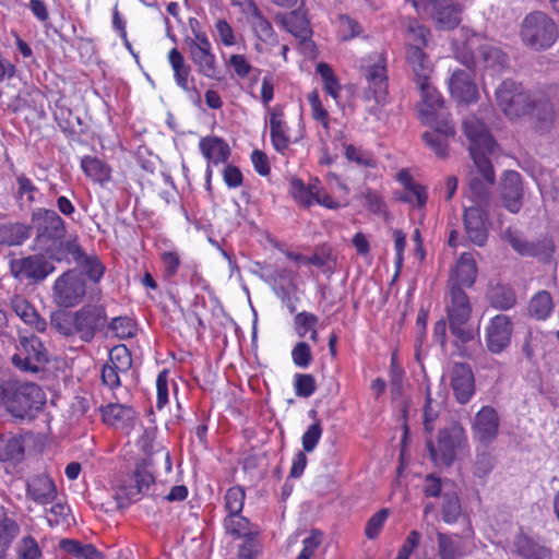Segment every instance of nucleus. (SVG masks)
Wrapping results in <instances>:
<instances>
[{"label": "nucleus", "instance_id": "60", "mask_svg": "<svg viewBox=\"0 0 559 559\" xmlns=\"http://www.w3.org/2000/svg\"><path fill=\"white\" fill-rule=\"evenodd\" d=\"M389 516L388 509H381L374 513L367 522L365 533L369 539H372L379 535L386 519Z\"/></svg>", "mask_w": 559, "mask_h": 559}, {"label": "nucleus", "instance_id": "24", "mask_svg": "<svg viewBox=\"0 0 559 559\" xmlns=\"http://www.w3.org/2000/svg\"><path fill=\"white\" fill-rule=\"evenodd\" d=\"M24 347L27 352V356L25 358H21L19 355H14L12 358L13 364L22 370L38 372L39 367L33 361L38 364L47 361L46 349L43 346V343L38 337L32 336L26 340Z\"/></svg>", "mask_w": 559, "mask_h": 559}, {"label": "nucleus", "instance_id": "52", "mask_svg": "<svg viewBox=\"0 0 559 559\" xmlns=\"http://www.w3.org/2000/svg\"><path fill=\"white\" fill-rule=\"evenodd\" d=\"M19 533L20 526L14 520L4 518L0 522V555L10 547L11 543L19 535Z\"/></svg>", "mask_w": 559, "mask_h": 559}, {"label": "nucleus", "instance_id": "1", "mask_svg": "<svg viewBox=\"0 0 559 559\" xmlns=\"http://www.w3.org/2000/svg\"><path fill=\"white\" fill-rule=\"evenodd\" d=\"M496 100L509 119L528 115L540 134L550 133L559 123V83L530 92L513 81H503L496 90Z\"/></svg>", "mask_w": 559, "mask_h": 559}, {"label": "nucleus", "instance_id": "43", "mask_svg": "<svg viewBox=\"0 0 559 559\" xmlns=\"http://www.w3.org/2000/svg\"><path fill=\"white\" fill-rule=\"evenodd\" d=\"M246 493L242 487L234 486L229 488L224 497V508L227 512L226 515L241 514L245 506Z\"/></svg>", "mask_w": 559, "mask_h": 559}, {"label": "nucleus", "instance_id": "30", "mask_svg": "<svg viewBox=\"0 0 559 559\" xmlns=\"http://www.w3.org/2000/svg\"><path fill=\"white\" fill-rule=\"evenodd\" d=\"M514 551L525 559H551V550L536 544L527 535L520 533L513 543Z\"/></svg>", "mask_w": 559, "mask_h": 559}, {"label": "nucleus", "instance_id": "48", "mask_svg": "<svg viewBox=\"0 0 559 559\" xmlns=\"http://www.w3.org/2000/svg\"><path fill=\"white\" fill-rule=\"evenodd\" d=\"M81 167L83 171L95 181H103L109 178V168L96 157H83Z\"/></svg>", "mask_w": 559, "mask_h": 559}, {"label": "nucleus", "instance_id": "22", "mask_svg": "<svg viewBox=\"0 0 559 559\" xmlns=\"http://www.w3.org/2000/svg\"><path fill=\"white\" fill-rule=\"evenodd\" d=\"M501 198L504 206L512 213H518L522 207L523 186L519 173L506 171L501 180Z\"/></svg>", "mask_w": 559, "mask_h": 559}, {"label": "nucleus", "instance_id": "20", "mask_svg": "<svg viewBox=\"0 0 559 559\" xmlns=\"http://www.w3.org/2000/svg\"><path fill=\"white\" fill-rule=\"evenodd\" d=\"M26 495L38 504H48L56 499L57 488L48 474L39 473L27 479Z\"/></svg>", "mask_w": 559, "mask_h": 559}, {"label": "nucleus", "instance_id": "6", "mask_svg": "<svg viewBox=\"0 0 559 559\" xmlns=\"http://www.w3.org/2000/svg\"><path fill=\"white\" fill-rule=\"evenodd\" d=\"M558 35L556 22L543 11H533L526 14L521 23V39L526 47L534 51H544L552 47Z\"/></svg>", "mask_w": 559, "mask_h": 559}, {"label": "nucleus", "instance_id": "7", "mask_svg": "<svg viewBox=\"0 0 559 559\" xmlns=\"http://www.w3.org/2000/svg\"><path fill=\"white\" fill-rule=\"evenodd\" d=\"M189 23L192 36H186L183 44L190 60L197 67L200 75L209 79H218L217 60L207 35L195 27L199 25L198 20L190 19Z\"/></svg>", "mask_w": 559, "mask_h": 559}, {"label": "nucleus", "instance_id": "56", "mask_svg": "<svg viewBox=\"0 0 559 559\" xmlns=\"http://www.w3.org/2000/svg\"><path fill=\"white\" fill-rule=\"evenodd\" d=\"M319 318L312 313L302 311L296 314L294 319L295 330L299 337H305L307 333L311 332L317 326Z\"/></svg>", "mask_w": 559, "mask_h": 559}, {"label": "nucleus", "instance_id": "17", "mask_svg": "<svg viewBox=\"0 0 559 559\" xmlns=\"http://www.w3.org/2000/svg\"><path fill=\"white\" fill-rule=\"evenodd\" d=\"M513 324L506 314H498L490 319L485 330L486 347L491 354H500L511 343Z\"/></svg>", "mask_w": 559, "mask_h": 559}, {"label": "nucleus", "instance_id": "35", "mask_svg": "<svg viewBox=\"0 0 559 559\" xmlns=\"http://www.w3.org/2000/svg\"><path fill=\"white\" fill-rule=\"evenodd\" d=\"M24 445L20 437L3 435L0 436V461H15L23 459Z\"/></svg>", "mask_w": 559, "mask_h": 559}, {"label": "nucleus", "instance_id": "53", "mask_svg": "<svg viewBox=\"0 0 559 559\" xmlns=\"http://www.w3.org/2000/svg\"><path fill=\"white\" fill-rule=\"evenodd\" d=\"M15 551L17 559H39L41 556L37 542L31 535L24 536L16 543Z\"/></svg>", "mask_w": 559, "mask_h": 559}, {"label": "nucleus", "instance_id": "49", "mask_svg": "<svg viewBox=\"0 0 559 559\" xmlns=\"http://www.w3.org/2000/svg\"><path fill=\"white\" fill-rule=\"evenodd\" d=\"M108 364L116 368V370L126 373L132 367V356L126 345H117L109 352Z\"/></svg>", "mask_w": 559, "mask_h": 559}, {"label": "nucleus", "instance_id": "31", "mask_svg": "<svg viewBox=\"0 0 559 559\" xmlns=\"http://www.w3.org/2000/svg\"><path fill=\"white\" fill-rule=\"evenodd\" d=\"M12 309L24 323L34 326L39 332L46 330V321L39 317L35 308L26 299L14 297L12 299Z\"/></svg>", "mask_w": 559, "mask_h": 559}, {"label": "nucleus", "instance_id": "58", "mask_svg": "<svg viewBox=\"0 0 559 559\" xmlns=\"http://www.w3.org/2000/svg\"><path fill=\"white\" fill-rule=\"evenodd\" d=\"M216 40L224 46L230 47L237 44V37L231 25L224 19H219L214 24Z\"/></svg>", "mask_w": 559, "mask_h": 559}, {"label": "nucleus", "instance_id": "39", "mask_svg": "<svg viewBox=\"0 0 559 559\" xmlns=\"http://www.w3.org/2000/svg\"><path fill=\"white\" fill-rule=\"evenodd\" d=\"M76 265L81 267L84 274L94 283H98L104 276L105 266L95 254L84 252L76 262Z\"/></svg>", "mask_w": 559, "mask_h": 559}, {"label": "nucleus", "instance_id": "18", "mask_svg": "<svg viewBox=\"0 0 559 559\" xmlns=\"http://www.w3.org/2000/svg\"><path fill=\"white\" fill-rule=\"evenodd\" d=\"M448 378L457 403H468L475 394V379L471 367L465 362H455L449 369Z\"/></svg>", "mask_w": 559, "mask_h": 559}, {"label": "nucleus", "instance_id": "16", "mask_svg": "<svg viewBox=\"0 0 559 559\" xmlns=\"http://www.w3.org/2000/svg\"><path fill=\"white\" fill-rule=\"evenodd\" d=\"M150 465L148 461L138 464L133 473L134 484L117 491L116 499L119 508H126L129 503L136 501L155 483V477L148 469Z\"/></svg>", "mask_w": 559, "mask_h": 559}, {"label": "nucleus", "instance_id": "3", "mask_svg": "<svg viewBox=\"0 0 559 559\" xmlns=\"http://www.w3.org/2000/svg\"><path fill=\"white\" fill-rule=\"evenodd\" d=\"M420 93L417 105L421 121L432 130L423 133V141L438 155H448V139L455 134L454 126L443 106V98L430 81L415 84Z\"/></svg>", "mask_w": 559, "mask_h": 559}, {"label": "nucleus", "instance_id": "25", "mask_svg": "<svg viewBox=\"0 0 559 559\" xmlns=\"http://www.w3.org/2000/svg\"><path fill=\"white\" fill-rule=\"evenodd\" d=\"M202 155L207 159L209 165L226 163L231 154L229 145L221 138L205 136L199 143Z\"/></svg>", "mask_w": 559, "mask_h": 559}, {"label": "nucleus", "instance_id": "47", "mask_svg": "<svg viewBox=\"0 0 559 559\" xmlns=\"http://www.w3.org/2000/svg\"><path fill=\"white\" fill-rule=\"evenodd\" d=\"M504 239L521 255L534 257L538 252L537 246H535L532 242H528V241L524 240L522 238V236L518 231H515V230H513L511 228H508L504 231Z\"/></svg>", "mask_w": 559, "mask_h": 559}, {"label": "nucleus", "instance_id": "28", "mask_svg": "<svg viewBox=\"0 0 559 559\" xmlns=\"http://www.w3.org/2000/svg\"><path fill=\"white\" fill-rule=\"evenodd\" d=\"M462 7L453 0H433V19L443 28H454L461 22Z\"/></svg>", "mask_w": 559, "mask_h": 559}, {"label": "nucleus", "instance_id": "11", "mask_svg": "<svg viewBox=\"0 0 559 559\" xmlns=\"http://www.w3.org/2000/svg\"><path fill=\"white\" fill-rule=\"evenodd\" d=\"M55 270V265L43 254L10 261V272L15 278H25L35 283L44 281Z\"/></svg>", "mask_w": 559, "mask_h": 559}, {"label": "nucleus", "instance_id": "59", "mask_svg": "<svg viewBox=\"0 0 559 559\" xmlns=\"http://www.w3.org/2000/svg\"><path fill=\"white\" fill-rule=\"evenodd\" d=\"M292 359L297 367L308 368L313 359L310 346L306 342L297 343L292 350Z\"/></svg>", "mask_w": 559, "mask_h": 559}, {"label": "nucleus", "instance_id": "14", "mask_svg": "<svg viewBox=\"0 0 559 559\" xmlns=\"http://www.w3.org/2000/svg\"><path fill=\"white\" fill-rule=\"evenodd\" d=\"M364 76L368 83L365 92L366 99H373L377 105H384L388 95V74L381 55H376L374 62L365 67Z\"/></svg>", "mask_w": 559, "mask_h": 559}, {"label": "nucleus", "instance_id": "19", "mask_svg": "<svg viewBox=\"0 0 559 559\" xmlns=\"http://www.w3.org/2000/svg\"><path fill=\"white\" fill-rule=\"evenodd\" d=\"M488 207L468 206L464 210L463 223L466 236L476 246L483 247L488 239Z\"/></svg>", "mask_w": 559, "mask_h": 559}, {"label": "nucleus", "instance_id": "55", "mask_svg": "<svg viewBox=\"0 0 559 559\" xmlns=\"http://www.w3.org/2000/svg\"><path fill=\"white\" fill-rule=\"evenodd\" d=\"M294 389L298 397L307 399L311 396L317 389L314 377L310 373H296L294 376Z\"/></svg>", "mask_w": 559, "mask_h": 559}, {"label": "nucleus", "instance_id": "13", "mask_svg": "<svg viewBox=\"0 0 559 559\" xmlns=\"http://www.w3.org/2000/svg\"><path fill=\"white\" fill-rule=\"evenodd\" d=\"M466 440L465 430L460 425H454L449 429L439 431L438 444L435 447L431 441L427 447L432 460H440L443 464L450 465L455 456V450Z\"/></svg>", "mask_w": 559, "mask_h": 559}, {"label": "nucleus", "instance_id": "57", "mask_svg": "<svg viewBox=\"0 0 559 559\" xmlns=\"http://www.w3.org/2000/svg\"><path fill=\"white\" fill-rule=\"evenodd\" d=\"M491 304L501 310H508L515 305V295L512 289L497 287L491 294Z\"/></svg>", "mask_w": 559, "mask_h": 559}, {"label": "nucleus", "instance_id": "29", "mask_svg": "<svg viewBox=\"0 0 559 559\" xmlns=\"http://www.w3.org/2000/svg\"><path fill=\"white\" fill-rule=\"evenodd\" d=\"M225 534L233 539H240L251 535H261L259 525L252 523L242 514L226 515L223 520Z\"/></svg>", "mask_w": 559, "mask_h": 559}, {"label": "nucleus", "instance_id": "33", "mask_svg": "<svg viewBox=\"0 0 559 559\" xmlns=\"http://www.w3.org/2000/svg\"><path fill=\"white\" fill-rule=\"evenodd\" d=\"M438 554L441 559H463L467 554L459 535L437 533Z\"/></svg>", "mask_w": 559, "mask_h": 559}, {"label": "nucleus", "instance_id": "64", "mask_svg": "<svg viewBox=\"0 0 559 559\" xmlns=\"http://www.w3.org/2000/svg\"><path fill=\"white\" fill-rule=\"evenodd\" d=\"M322 543V535L318 531H312L309 536L302 540V549L297 559H311Z\"/></svg>", "mask_w": 559, "mask_h": 559}, {"label": "nucleus", "instance_id": "4", "mask_svg": "<svg viewBox=\"0 0 559 559\" xmlns=\"http://www.w3.org/2000/svg\"><path fill=\"white\" fill-rule=\"evenodd\" d=\"M107 321L105 307L85 305L76 311L60 309L50 316L51 326L61 335L78 336L82 342L90 343Z\"/></svg>", "mask_w": 559, "mask_h": 559}, {"label": "nucleus", "instance_id": "38", "mask_svg": "<svg viewBox=\"0 0 559 559\" xmlns=\"http://www.w3.org/2000/svg\"><path fill=\"white\" fill-rule=\"evenodd\" d=\"M554 309L551 295L547 290H540L530 301V313L538 320H545Z\"/></svg>", "mask_w": 559, "mask_h": 559}, {"label": "nucleus", "instance_id": "41", "mask_svg": "<svg viewBox=\"0 0 559 559\" xmlns=\"http://www.w3.org/2000/svg\"><path fill=\"white\" fill-rule=\"evenodd\" d=\"M252 31L254 35L262 41L269 43L275 39V32L271 22L262 14V12L254 8L251 13Z\"/></svg>", "mask_w": 559, "mask_h": 559}, {"label": "nucleus", "instance_id": "54", "mask_svg": "<svg viewBox=\"0 0 559 559\" xmlns=\"http://www.w3.org/2000/svg\"><path fill=\"white\" fill-rule=\"evenodd\" d=\"M108 330L121 340L130 338L135 334L134 322L129 317L114 318L108 324Z\"/></svg>", "mask_w": 559, "mask_h": 559}, {"label": "nucleus", "instance_id": "5", "mask_svg": "<svg viewBox=\"0 0 559 559\" xmlns=\"http://www.w3.org/2000/svg\"><path fill=\"white\" fill-rule=\"evenodd\" d=\"M447 313L455 346L460 348L474 341V331L469 324L472 306L466 293L456 285L450 288Z\"/></svg>", "mask_w": 559, "mask_h": 559}, {"label": "nucleus", "instance_id": "61", "mask_svg": "<svg viewBox=\"0 0 559 559\" xmlns=\"http://www.w3.org/2000/svg\"><path fill=\"white\" fill-rule=\"evenodd\" d=\"M322 436V427L320 421H316L308 427L302 435V448L305 452H312L319 443Z\"/></svg>", "mask_w": 559, "mask_h": 559}, {"label": "nucleus", "instance_id": "63", "mask_svg": "<svg viewBox=\"0 0 559 559\" xmlns=\"http://www.w3.org/2000/svg\"><path fill=\"white\" fill-rule=\"evenodd\" d=\"M174 80L181 90L185 92H193L197 96L198 102L201 100V95L199 90L195 86H190V81H193L191 78V67L190 64L182 68V70H177L174 73Z\"/></svg>", "mask_w": 559, "mask_h": 559}, {"label": "nucleus", "instance_id": "32", "mask_svg": "<svg viewBox=\"0 0 559 559\" xmlns=\"http://www.w3.org/2000/svg\"><path fill=\"white\" fill-rule=\"evenodd\" d=\"M104 423L112 427H120L128 425L134 418V411L132 407L111 403L100 408Z\"/></svg>", "mask_w": 559, "mask_h": 559}, {"label": "nucleus", "instance_id": "34", "mask_svg": "<svg viewBox=\"0 0 559 559\" xmlns=\"http://www.w3.org/2000/svg\"><path fill=\"white\" fill-rule=\"evenodd\" d=\"M31 226L20 223L0 224V245H21L31 237Z\"/></svg>", "mask_w": 559, "mask_h": 559}, {"label": "nucleus", "instance_id": "42", "mask_svg": "<svg viewBox=\"0 0 559 559\" xmlns=\"http://www.w3.org/2000/svg\"><path fill=\"white\" fill-rule=\"evenodd\" d=\"M442 498V520L448 524L456 523L462 514V509L457 495L454 492H444Z\"/></svg>", "mask_w": 559, "mask_h": 559}, {"label": "nucleus", "instance_id": "44", "mask_svg": "<svg viewBox=\"0 0 559 559\" xmlns=\"http://www.w3.org/2000/svg\"><path fill=\"white\" fill-rule=\"evenodd\" d=\"M345 157L360 167L374 168L377 159L369 151L356 147L352 144H344Z\"/></svg>", "mask_w": 559, "mask_h": 559}, {"label": "nucleus", "instance_id": "10", "mask_svg": "<svg viewBox=\"0 0 559 559\" xmlns=\"http://www.w3.org/2000/svg\"><path fill=\"white\" fill-rule=\"evenodd\" d=\"M32 226L40 243L57 242L64 238L67 228L61 216L53 210L37 207L32 214Z\"/></svg>", "mask_w": 559, "mask_h": 559}, {"label": "nucleus", "instance_id": "9", "mask_svg": "<svg viewBox=\"0 0 559 559\" xmlns=\"http://www.w3.org/2000/svg\"><path fill=\"white\" fill-rule=\"evenodd\" d=\"M86 294V282L76 270H68L53 283L52 298L61 308H73L80 305Z\"/></svg>", "mask_w": 559, "mask_h": 559}, {"label": "nucleus", "instance_id": "15", "mask_svg": "<svg viewBox=\"0 0 559 559\" xmlns=\"http://www.w3.org/2000/svg\"><path fill=\"white\" fill-rule=\"evenodd\" d=\"M500 417L489 405L483 406L472 420V432L475 441L488 447L499 435Z\"/></svg>", "mask_w": 559, "mask_h": 559}, {"label": "nucleus", "instance_id": "40", "mask_svg": "<svg viewBox=\"0 0 559 559\" xmlns=\"http://www.w3.org/2000/svg\"><path fill=\"white\" fill-rule=\"evenodd\" d=\"M289 192L299 204L310 206L314 194H318V185L306 186L300 179L294 178L289 183Z\"/></svg>", "mask_w": 559, "mask_h": 559}, {"label": "nucleus", "instance_id": "21", "mask_svg": "<svg viewBox=\"0 0 559 559\" xmlns=\"http://www.w3.org/2000/svg\"><path fill=\"white\" fill-rule=\"evenodd\" d=\"M449 88L453 98L469 104L477 100L478 91L471 74L462 69L454 70L449 80Z\"/></svg>", "mask_w": 559, "mask_h": 559}, {"label": "nucleus", "instance_id": "23", "mask_svg": "<svg viewBox=\"0 0 559 559\" xmlns=\"http://www.w3.org/2000/svg\"><path fill=\"white\" fill-rule=\"evenodd\" d=\"M477 63L485 71L495 74L508 67V56L499 46L485 43L477 48Z\"/></svg>", "mask_w": 559, "mask_h": 559}, {"label": "nucleus", "instance_id": "37", "mask_svg": "<svg viewBox=\"0 0 559 559\" xmlns=\"http://www.w3.org/2000/svg\"><path fill=\"white\" fill-rule=\"evenodd\" d=\"M58 246L56 250L51 253V258L56 261H70L71 260L76 263L82 254L85 252L83 248L78 242L76 238L69 240H57Z\"/></svg>", "mask_w": 559, "mask_h": 559}, {"label": "nucleus", "instance_id": "50", "mask_svg": "<svg viewBox=\"0 0 559 559\" xmlns=\"http://www.w3.org/2000/svg\"><path fill=\"white\" fill-rule=\"evenodd\" d=\"M443 399L436 400L430 395L429 390L427 391L426 403L424 406V428L427 432H430L435 428V421L439 417V414L443 407Z\"/></svg>", "mask_w": 559, "mask_h": 559}, {"label": "nucleus", "instance_id": "46", "mask_svg": "<svg viewBox=\"0 0 559 559\" xmlns=\"http://www.w3.org/2000/svg\"><path fill=\"white\" fill-rule=\"evenodd\" d=\"M504 239L521 255L534 257L538 252L537 246H535L532 242H528V241L524 240L522 238V236L518 231H515V230H513L511 228H508L504 231Z\"/></svg>", "mask_w": 559, "mask_h": 559}, {"label": "nucleus", "instance_id": "45", "mask_svg": "<svg viewBox=\"0 0 559 559\" xmlns=\"http://www.w3.org/2000/svg\"><path fill=\"white\" fill-rule=\"evenodd\" d=\"M504 239L521 255L534 257L538 252L537 246H535L532 242H528V241L524 240L522 238V236L518 231H515V230H513L511 228H508L504 231Z\"/></svg>", "mask_w": 559, "mask_h": 559}, {"label": "nucleus", "instance_id": "51", "mask_svg": "<svg viewBox=\"0 0 559 559\" xmlns=\"http://www.w3.org/2000/svg\"><path fill=\"white\" fill-rule=\"evenodd\" d=\"M242 542L238 545V559H255L262 551L260 535H251L240 538Z\"/></svg>", "mask_w": 559, "mask_h": 559}, {"label": "nucleus", "instance_id": "26", "mask_svg": "<svg viewBox=\"0 0 559 559\" xmlns=\"http://www.w3.org/2000/svg\"><path fill=\"white\" fill-rule=\"evenodd\" d=\"M407 61L413 71V82L430 81L432 64L419 46H407Z\"/></svg>", "mask_w": 559, "mask_h": 559}, {"label": "nucleus", "instance_id": "36", "mask_svg": "<svg viewBox=\"0 0 559 559\" xmlns=\"http://www.w3.org/2000/svg\"><path fill=\"white\" fill-rule=\"evenodd\" d=\"M270 135L273 146L277 152H283L288 147L289 138L287 135L286 123L280 115L273 112L270 118Z\"/></svg>", "mask_w": 559, "mask_h": 559}, {"label": "nucleus", "instance_id": "12", "mask_svg": "<svg viewBox=\"0 0 559 559\" xmlns=\"http://www.w3.org/2000/svg\"><path fill=\"white\" fill-rule=\"evenodd\" d=\"M301 5L288 13H277L275 21L283 28L292 34L306 50H312L314 45L311 40L312 29L306 10Z\"/></svg>", "mask_w": 559, "mask_h": 559}, {"label": "nucleus", "instance_id": "62", "mask_svg": "<svg viewBox=\"0 0 559 559\" xmlns=\"http://www.w3.org/2000/svg\"><path fill=\"white\" fill-rule=\"evenodd\" d=\"M307 99L312 109V117L314 120L322 123L324 129L329 128L328 111L323 108L322 103L317 91L308 94Z\"/></svg>", "mask_w": 559, "mask_h": 559}, {"label": "nucleus", "instance_id": "8", "mask_svg": "<svg viewBox=\"0 0 559 559\" xmlns=\"http://www.w3.org/2000/svg\"><path fill=\"white\" fill-rule=\"evenodd\" d=\"M44 405V393L35 383L14 381L7 411L16 418L33 417L34 411Z\"/></svg>", "mask_w": 559, "mask_h": 559}, {"label": "nucleus", "instance_id": "2", "mask_svg": "<svg viewBox=\"0 0 559 559\" xmlns=\"http://www.w3.org/2000/svg\"><path fill=\"white\" fill-rule=\"evenodd\" d=\"M463 131L469 140V154L474 160L476 171L468 177L469 191L475 204L473 206L489 207L490 193L487 185L495 182V171L487 154L495 148V141L486 126L475 116L463 121Z\"/></svg>", "mask_w": 559, "mask_h": 559}, {"label": "nucleus", "instance_id": "27", "mask_svg": "<svg viewBox=\"0 0 559 559\" xmlns=\"http://www.w3.org/2000/svg\"><path fill=\"white\" fill-rule=\"evenodd\" d=\"M477 267L475 260L469 253H462L455 269L451 272L449 287L456 285L472 286L476 280Z\"/></svg>", "mask_w": 559, "mask_h": 559}]
</instances>
